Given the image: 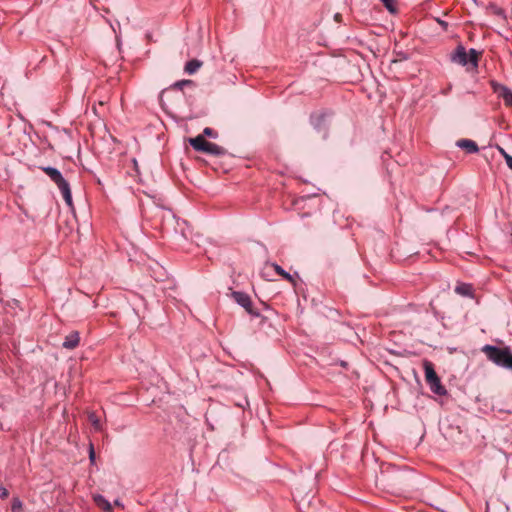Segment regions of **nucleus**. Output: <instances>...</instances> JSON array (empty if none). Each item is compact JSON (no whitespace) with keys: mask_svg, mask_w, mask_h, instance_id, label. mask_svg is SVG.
Listing matches in <instances>:
<instances>
[{"mask_svg":"<svg viewBox=\"0 0 512 512\" xmlns=\"http://www.w3.org/2000/svg\"><path fill=\"white\" fill-rule=\"evenodd\" d=\"M452 60L460 65L468 64V52L462 46L457 47L456 52L452 56Z\"/></svg>","mask_w":512,"mask_h":512,"instance_id":"6e6552de","label":"nucleus"},{"mask_svg":"<svg viewBox=\"0 0 512 512\" xmlns=\"http://www.w3.org/2000/svg\"><path fill=\"white\" fill-rule=\"evenodd\" d=\"M89 460L91 463L95 462V451H94L93 445H90Z\"/></svg>","mask_w":512,"mask_h":512,"instance_id":"412c9836","label":"nucleus"},{"mask_svg":"<svg viewBox=\"0 0 512 512\" xmlns=\"http://www.w3.org/2000/svg\"><path fill=\"white\" fill-rule=\"evenodd\" d=\"M405 59H406V57L403 55V56H400V58H397V59L393 60L392 62L393 63H397V62L405 60Z\"/></svg>","mask_w":512,"mask_h":512,"instance_id":"bb28decb","label":"nucleus"},{"mask_svg":"<svg viewBox=\"0 0 512 512\" xmlns=\"http://www.w3.org/2000/svg\"><path fill=\"white\" fill-rule=\"evenodd\" d=\"M89 421L91 422V424L97 429L99 430L100 429V420L99 418L95 415V413H90L89 414Z\"/></svg>","mask_w":512,"mask_h":512,"instance_id":"a211bd4d","label":"nucleus"},{"mask_svg":"<svg viewBox=\"0 0 512 512\" xmlns=\"http://www.w3.org/2000/svg\"><path fill=\"white\" fill-rule=\"evenodd\" d=\"M202 66V62L199 60L193 59L186 63L185 72L188 74H194L197 70Z\"/></svg>","mask_w":512,"mask_h":512,"instance_id":"f8f14e48","label":"nucleus"},{"mask_svg":"<svg viewBox=\"0 0 512 512\" xmlns=\"http://www.w3.org/2000/svg\"><path fill=\"white\" fill-rule=\"evenodd\" d=\"M457 146L465 149L468 153H475L478 151L476 142L470 139H461L457 141Z\"/></svg>","mask_w":512,"mask_h":512,"instance_id":"1a4fd4ad","label":"nucleus"},{"mask_svg":"<svg viewBox=\"0 0 512 512\" xmlns=\"http://www.w3.org/2000/svg\"><path fill=\"white\" fill-rule=\"evenodd\" d=\"M487 358L496 365L512 370V353L508 348L485 345L482 348Z\"/></svg>","mask_w":512,"mask_h":512,"instance_id":"f257e3e1","label":"nucleus"},{"mask_svg":"<svg viewBox=\"0 0 512 512\" xmlns=\"http://www.w3.org/2000/svg\"><path fill=\"white\" fill-rule=\"evenodd\" d=\"M272 267L274 268V270L276 271V273L280 276H282L283 278H285L286 280H289V281H292V277L289 273L285 272L278 264H272Z\"/></svg>","mask_w":512,"mask_h":512,"instance_id":"dca6fc26","label":"nucleus"},{"mask_svg":"<svg viewBox=\"0 0 512 512\" xmlns=\"http://www.w3.org/2000/svg\"><path fill=\"white\" fill-rule=\"evenodd\" d=\"M8 495H9L8 490L5 487L0 486V498H7Z\"/></svg>","mask_w":512,"mask_h":512,"instance_id":"5701e85b","label":"nucleus"},{"mask_svg":"<svg viewBox=\"0 0 512 512\" xmlns=\"http://www.w3.org/2000/svg\"><path fill=\"white\" fill-rule=\"evenodd\" d=\"M312 123L315 127H319L320 123L324 120V114H315L311 117Z\"/></svg>","mask_w":512,"mask_h":512,"instance_id":"6ab92c4d","label":"nucleus"},{"mask_svg":"<svg viewBox=\"0 0 512 512\" xmlns=\"http://www.w3.org/2000/svg\"><path fill=\"white\" fill-rule=\"evenodd\" d=\"M166 90H163L161 93H160V102H162V98H163V95L165 94Z\"/></svg>","mask_w":512,"mask_h":512,"instance_id":"cd10ccee","label":"nucleus"},{"mask_svg":"<svg viewBox=\"0 0 512 512\" xmlns=\"http://www.w3.org/2000/svg\"><path fill=\"white\" fill-rule=\"evenodd\" d=\"M455 291L460 295L468 296L471 294V286L467 284H461L455 288Z\"/></svg>","mask_w":512,"mask_h":512,"instance_id":"4468645a","label":"nucleus"},{"mask_svg":"<svg viewBox=\"0 0 512 512\" xmlns=\"http://www.w3.org/2000/svg\"><path fill=\"white\" fill-rule=\"evenodd\" d=\"M94 501L97 504V506L101 508L103 511L112 512L111 504L102 495H95Z\"/></svg>","mask_w":512,"mask_h":512,"instance_id":"9d476101","label":"nucleus"},{"mask_svg":"<svg viewBox=\"0 0 512 512\" xmlns=\"http://www.w3.org/2000/svg\"><path fill=\"white\" fill-rule=\"evenodd\" d=\"M491 87L493 92L503 99L506 106L512 107V90L495 81H491Z\"/></svg>","mask_w":512,"mask_h":512,"instance_id":"20e7f679","label":"nucleus"},{"mask_svg":"<svg viewBox=\"0 0 512 512\" xmlns=\"http://www.w3.org/2000/svg\"><path fill=\"white\" fill-rule=\"evenodd\" d=\"M42 170L50 177V179L58 186L62 193L63 199L68 206H72V195L68 182L63 178L61 172L53 167H43Z\"/></svg>","mask_w":512,"mask_h":512,"instance_id":"f03ea898","label":"nucleus"},{"mask_svg":"<svg viewBox=\"0 0 512 512\" xmlns=\"http://www.w3.org/2000/svg\"><path fill=\"white\" fill-rule=\"evenodd\" d=\"M334 19L336 22H340L342 19V15L340 13H336L334 16Z\"/></svg>","mask_w":512,"mask_h":512,"instance_id":"a878e982","label":"nucleus"},{"mask_svg":"<svg viewBox=\"0 0 512 512\" xmlns=\"http://www.w3.org/2000/svg\"><path fill=\"white\" fill-rule=\"evenodd\" d=\"M11 510L12 512H21L22 502L18 498L13 499Z\"/></svg>","mask_w":512,"mask_h":512,"instance_id":"f3484780","label":"nucleus"},{"mask_svg":"<svg viewBox=\"0 0 512 512\" xmlns=\"http://www.w3.org/2000/svg\"><path fill=\"white\" fill-rule=\"evenodd\" d=\"M479 57H480L479 52H477L475 49H470L468 52V63H471L474 66H477Z\"/></svg>","mask_w":512,"mask_h":512,"instance_id":"ddd939ff","label":"nucleus"},{"mask_svg":"<svg viewBox=\"0 0 512 512\" xmlns=\"http://www.w3.org/2000/svg\"><path fill=\"white\" fill-rule=\"evenodd\" d=\"M232 298L235 300V302L241 305L249 314L254 316L259 315V313L253 309L252 301L246 293L235 291L232 293Z\"/></svg>","mask_w":512,"mask_h":512,"instance_id":"39448f33","label":"nucleus"},{"mask_svg":"<svg viewBox=\"0 0 512 512\" xmlns=\"http://www.w3.org/2000/svg\"><path fill=\"white\" fill-rule=\"evenodd\" d=\"M189 142L196 151H201L215 156H221L226 153V150L223 147L207 141L202 135L190 138Z\"/></svg>","mask_w":512,"mask_h":512,"instance_id":"7ed1b4c3","label":"nucleus"},{"mask_svg":"<svg viewBox=\"0 0 512 512\" xmlns=\"http://www.w3.org/2000/svg\"><path fill=\"white\" fill-rule=\"evenodd\" d=\"M505 161H506L507 166L512 170V156L511 155H506L505 156Z\"/></svg>","mask_w":512,"mask_h":512,"instance_id":"b1692460","label":"nucleus"},{"mask_svg":"<svg viewBox=\"0 0 512 512\" xmlns=\"http://www.w3.org/2000/svg\"><path fill=\"white\" fill-rule=\"evenodd\" d=\"M383 5L386 7V9L390 12V13H396L397 12V6H396V1L395 0H380Z\"/></svg>","mask_w":512,"mask_h":512,"instance_id":"2eb2a0df","label":"nucleus"},{"mask_svg":"<svg viewBox=\"0 0 512 512\" xmlns=\"http://www.w3.org/2000/svg\"><path fill=\"white\" fill-rule=\"evenodd\" d=\"M205 136H208V137H212V138H216L217 137V132H215L212 128H209V127H206L204 130H203V137Z\"/></svg>","mask_w":512,"mask_h":512,"instance_id":"aec40b11","label":"nucleus"},{"mask_svg":"<svg viewBox=\"0 0 512 512\" xmlns=\"http://www.w3.org/2000/svg\"><path fill=\"white\" fill-rule=\"evenodd\" d=\"M428 385L431 391L437 395L442 396L445 395L447 392L444 386L441 384L440 378H438L435 382L431 381L430 383H428Z\"/></svg>","mask_w":512,"mask_h":512,"instance_id":"9b49d317","label":"nucleus"},{"mask_svg":"<svg viewBox=\"0 0 512 512\" xmlns=\"http://www.w3.org/2000/svg\"><path fill=\"white\" fill-rule=\"evenodd\" d=\"M191 81L190 80H182V81H179V82H176L173 87L175 88H181L182 86L184 85H187L189 84Z\"/></svg>","mask_w":512,"mask_h":512,"instance_id":"4be33fe9","label":"nucleus"},{"mask_svg":"<svg viewBox=\"0 0 512 512\" xmlns=\"http://www.w3.org/2000/svg\"><path fill=\"white\" fill-rule=\"evenodd\" d=\"M79 341H80L79 333L77 331H73L65 337V340H64L62 346L66 349L71 350L78 346Z\"/></svg>","mask_w":512,"mask_h":512,"instance_id":"423d86ee","label":"nucleus"},{"mask_svg":"<svg viewBox=\"0 0 512 512\" xmlns=\"http://www.w3.org/2000/svg\"><path fill=\"white\" fill-rule=\"evenodd\" d=\"M497 149L504 158L506 155H509L502 147L497 146Z\"/></svg>","mask_w":512,"mask_h":512,"instance_id":"393cba45","label":"nucleus"},{"mask_svg":"<svg viewBox=\"0 0 512 512\" xmlns=\"http://www.w3.org/2000/svg\"><path fill=\"white\" fill-rule=\"evenodd\" d=\"M424 371H425V380L426 383H430L431 381H436L439 377L435 372L434 366L430 361L425 360L423 362Z\"/></svg>","mask_w":512,"mask_h":512,"instance_id":"0eeeda50","label":"nucleus"}]
</instances>
